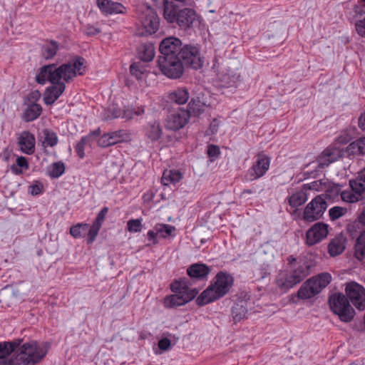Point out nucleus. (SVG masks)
Instances as JSON below:
<instances>
[{"mask_svg": "<svg viewBox=\"0 0 365 365\" xmlns=\"http://www.w3.org/2000/svg\"><path fill=\"white\" fill-rule=\"evenodd\" d=\"M85 59L77 56L73 60L63 63L58 67L51 63L42 66L36 76L38 83L45 84L49 81L53 85L46 88L43 93V101L52 105L66 89V83L73 81L77 76H82L86 71Z\"/></svg>", "mask_w": 365, "mask_h": 365, "instance_id": "f257e3e1", "label": "nucleus"}, {"mask_svg": "<svg viewBox=\"0 0 365 365\" xmlns=\"http://www.w3.org/2000/svg\"><path fill=\"white\" fill-rule=\"evenodd\" d=\"M48 346L44 343L31 341L24 343L17 348L16 356L10 360L0 361L8 365H35L47 354Z\"/></svg>", "mask_w": 365, "mask_h": 365, "instance_id": "f03ea898", "label": "nucleus"}, {"mask_svg": "<svg viewBox=\"0 0 365 365\" xmlns=\"http://www.w3.org/2000/svg\"><path fill=\"white\" fill-rule=\"evenodd\" d=\"M163 15L168 22H175L184 30L190 29L197 21V15L193 9L185 8L179 10L176 5L168 0L164 2Z\"/></svg>", "mask_w": 365, "mask_h": 365, "instance_id": "7ed1b4c3", "label": "nucleus"}, {"mask_svg": "<svg viewBox=\"0 0 365 365\" xmlns=\"http://www.w3.org/2000/svg\"><path fill=\"white\" fill-rule=\"evenodd\" d=\"M174 294L165 298L164 305L167 308H174L185 304L192 300L197 294L195 288H190L187 279H180L171 284Z\"/></svg>", "mask_w": 365, "mask_h": 365, "instance_id": "20e7f679", "label": "nucleus"}, {"mask_svg": "<svg viewBox=\"0 0 365 365\" xmlns=\"http://www.w3.org/2000/svg\"><path fill=\"white\" fill-rule=\"evenodd\" d=\"M329 273L323 272L307 279L299 289L297 297L300 299H309L318 294L331 282Z\"/></svg>", "mask_w": 365, "mask_h": 365, "instance_id": "39448f33", "label": "nucleus"}, {"mask_svg": "<svg viewBox=\"0 0 365 365\" xmlns=\"http://www.w3.org/2000/svg\"><path fill=\"white\" fill-rule=\"evenodd\" d=\"M331 310L339 316L344 322H351L354 317L355 311L349 304L348 298L342 293H335L329 298Z\"/></svg>", "mask_w": 365, "mask_h": 365, "instance_id": "423d86ee", "label": "nucleus"}, {"mask_svg": "<svg viewBox=\"0 0 365 365\" xmlns=\"http://www.w3.org/2000/svg\"><path fill=\"white\" fill-rule=\"evenodd\" d=\"M158 65L162 73L169 78L178 79L184 73V65L180 56H159Z\"/></svg>", "mask_w": 365, "mask_h": 365, "instance_id": "0eeeda50", "label": "nucleus"}, {"mask_svg": "<svg viewBox=\"0 0 365 365\" xmlns=\"http://www.w3.org/2000/svg\"><path fill=\"white\" fill-rule=\"evenodd\" d=\"M180 58L184 66L190 67L195 70L202 68L204 63V58L201 55L200 48L195 45L186 44L183 46Z\"/></svg>", "mask_w": 365, "mask_h": 365, "instance_id": "6e6552de", "label": "nucleus"}, {"mask_svg": "<svg viewBox=\"0 0 365 365\" xmlns=\"http://www.w3.org/2000/svg\"><path fill=\"white\" fill-rule=\"evenodd\" d=\"M327 207L325 199L318 195L309 202L304 208L303 212V220L307 222H314L323 215Z\"/></svg>", "mask_w": 365, "mask_h": 365, "instance_id": "1a4fd4ad", "label": "nucleus"}, {"mask_svg": "<svg viewBox=\"0 0 365 365\" xmlns=\"http://www.w3.org/2000/svg\"><path fill=\"white\" fill-rule=\"evenodd\" d=\"M190 117V111L185 108L180 107L173 108L169 110L165 126L169 130H178L188 123Z\"/></svg>", "mask_w": 365, "mask_h": 365, "instance_id": "9d476101", "label": "nucleus"}, {"mask_svg": "<svg viewBox=\"0 0 365 365\" xmlns=\"http://www.w3.org/2000/svg\"><path fill=\"white\" fill-rule=\"evenodd\" d=\"M270 159L264 155H259L256 161L245 176L246 181H253L265 175L269 170Z\"/></svg>", "mask_w": 365, "mask_h": 365, "instance_id": "9b49d317", "label": "nucleus"}, {"mask_svg": "<svg viewBox=\"0 0 365 365\" xmlns=\"http://www.w3.org/2000/svg\"><path fill=\"white\" fill-rule=\"evenodd\" d=\"M346 293L358 309H365V289L361 285L356 282H350L346 287Z\"/></svg>", "mask_w": 365, "mask_h": 365, "instance_id": "f8f14e48", "label": "nucleus"}, {"mask_svg": "<svg viewBox=\"0 0 365 365\" xmlns=\"http://www.w3.org/2000/svg\"><path fill=\"white\" fill-rule=\"evenodd\" d=\"M329 226L324 222L313 225L306 233V242L309 246L314 245L325 239L329 233Z\"/></svg>", "mask_w": 365, "mask_h": 365, "instance_id": "ddd939ff", "label": "nucleus"}, {"mask_svg": "<svg viewBox=\"0 0 365 365\" xmlns=\"http://www.w3.org/2000/svg\"><path fill=\"white\" fill-rule=\"evenodd\" d=\"M182 48V41L179 38L173 36L165 38L159 46L160 56H180Z\"/></svg>", "mask_w": 365, "mask_h": 365, "instance_id": "4468645a", "label": "nucleus"}, {"mask_svg": "<svg viewBox=\"0 0 365 365\" xmlns=\"http://www.w3.org/2000/svg\"><path fill=\"white\" fill-rule=\"evenodd\" d=\"M142 26L147 33L154 34L159 28L160 20L155 11L148 7L140 17Z\"/></svg>", "mask_w": 365, "mask_h": 365, "instance_id": "2eb2a0df", "label": "nucleus"}, {"mask_svg": "<svg viewBox=\"0 0 365 365\" xmlns=\"http://www.w3.org/2000/svg\"><path fill=\"white\" fill-rule=\"evenodd\" d=\"M215 281L213 285L217 292L219 294L217 296L222 297L231 289L233 285V277L231 274H227L223 272H220L215 277Z\"/></svg>", "mask_w": 365, "mask_h": 365, "instance_id": "dca6fc26", "label": "nucleus"}, {"mask_svg": "<svg viewBox=\"0 0 365 365\" xmlns=\"http://www.w3.org/2000/svg\"><path fill=\"white\" fill-rule=\"evenodd\" d=\"M18 145L21 151L27 155H31L35 151V138L29 131H24L19 134Z\"/></svg>", "mask_w": 365, "mask_h": 365, "instance_id": "f3484780", "label": "nucleus"}, {"mask_svg": "<svg viewBox=\"0 0 365 365\" xmlns=\"http://www.w3.org/2000/svg\"><path fill=\"white\" fill-rule=\"evenodd\" d=\"M340 156V152L336 148H328L325 149L317 158V169L327 167L330 163L336 161Z\"/></svg>", "mask_w": 365, "mask_h": 365, "instance_id": "a211bd4d", "label": "nucleus"}, {"mask_svg": "<svg viewBox=\"0 0 365 365\" xmlns=\"http://www.w3.org/2000/svg\"><path fill=\"white\" fill-rule=\"evenodd\" d=\"M277 287L287 292L297 284L295 279L292 278V274L288 269L280 271L276 278Z\"/></svg>", "mask_w": 365, "mask_h": 365, "instance_id": "6ab92c4d", "label": "nucleus"}, {"mask_svg": "<svg viewBox=\"0 0 365 365\" xmlns=\"http://www.w3.org/2000/svg\"><path fill=\"white\" fill-rule=\"evenodd\" d=\"M287 269L297 284H299L309 274V266L305 262L300 261L293 265H289Z\"/></svg>", "mask_w": 365, "mask_h": 365, "instance_id": "aec40b11", "label": "nucleus"}, {"mask_svg": "<svg viewBox=\"0 0 365 365\" xmlns=\"http://www.w3.org/2000/svg\"><path fill=\"white\" fill-rule=\"evenodd\" d=\"M97 4L103 12L109 14H123L125 10L121 4L110 0H97Z\"/></svg>", "mask_w": 365, "mask_h": 365, "instance_id": "412c9836", "label": "nucleus"}, {"mask_svg": "<svg viewBox=\"0 0 365 365\" xmlns=\"http://www.w3.org/2000/svg\"><path fill=\"white\" fill-rule=\"evenodd\" d=\"M210 268L204 264L196 263L190 266L187 269V273L192 279H203L207 277L210 273Z\"/></svg>", "mask_w": 365, "mask_h": 365, "instance_id": "4be33fe9", "label": "nucleus"}, {"mask_svg": "<svg viewBox=\"0 0 365 365\" xmlns=\"http://www.w3.org/2000/svg\"><path fill=\"white\" fill-rule=\"evenodd\" d=\"M217 294H219L212 284L202 292V294L197 298L196 302L199 306H203L220 298L221 297L217 296Z\"/></svg>", "mask_w": 365, "mask_h": 365, "instance_id": "5701e85b", "label": "nucleus"}, {"mask_svg": "<svg viewBox=\"0 0 365 365\" xmlns=\"http://www.w3.org/2000/svg\"><path fill=\"white\" fill-rule=\"evenodd\" d=\"M247 305L248 302L245 300H240L234 304L232 309V315L235 322L247 317L248 312Z\"/></svg>", "mask_w": 365, "mask_h": 365, "instance_id": "b1692460", "label": "nucleus"}, {"mask_svg": "<svg viewBox=\"0 0 365 365\" xmlns=\"http://www.w3.org/2000/svg\"><path fill=\"white\" fill-rule=\"evenodd\" d=\"M21 342L22 340L20 339H15L12 341L0 342V359H4L11 353L16 352L17 348L21 344ZM1 361H3V359Z\"/></svg>", "mask_w": 365, "mask_h": 365, "instance_id": "393cba45", "label": "nucleus"}, {"mask_svg": "<svg viewBox=\"0 0 365 365\" xmlns=\"http://www.w3.org/2000/svg\"><path fill=\"white\" fill-rule=\"evenodd\" d=\"M345 240L342 237H336L328 245V252L331 257L341 254L345 249Z\"/></svg>", "mask_w": 365, "mask_h": 365, "instance_id": "a878e982", "label": "nucleus"}, {"mask_svg": "<svg viewBox=\"0 0 365 365\" xmlns=\"http://www.w3.org/2000/svg\"><path fill=\"white\" fill-rule=\"evenodd\" d=\"M189 93L185 88H178L169 93L168 98L178 105L185 104L189 99Z\"/></svg>", "mask_w": 365, "mask_h": 365, "instance_id": "bb28decb", "label": "nucleus"}, {"mask_svg": "<svg viewBox=\"0 0 365 365\" xmlns=\"http://www.w3.org/2000/svg\"><path fill=\"white\" fill-rule=\"evenodd\" d=\"M240 75L235 70H228L225 73L220 76L222 86L224 87H231L240 81Z\"/></svg>", "mask_w": 365, "mask_h": 365, "instance_id": "cd10ccee", "label": "nucleus"}, {"mask_svg": "<svg viewBox=\"0 0 365 365\" xmlns=\"http://www.w3.org/2000/svg\"><path fill=\"white\" fill-rule=\"evenodd\" d=\"M42 107L41 105L33 103H31L25 110L23 118L26 122L36 120L41 113Z\"/></svg>", "mask_w": 365, "mask_h": 365, "instance_id": "c85d7f7f", "label": "nucleus"}, {"mask_svg": "<svg viewBox=\"0 0 365 365\" xmlns=\"http://www.w3.org/2000/svg\"><path fill=\"white\" fill-rule=\"evenodd\" d=\"M163 130L159 122L156 120L151 121L148 123L146 135L152 141H156L159 140L162 135Z\"/></svg>", "mask_w": 365, "mask_h": 365, "instance_id": "c756f323", "label": "nucleus"}, {"mask_svg": "<svg viewBox=\"0 0 365 365\" xmlns=\"http://www.w3.org/2000/svg\"><path fill=\"white\" fill-rule=\"evenodd\" d=\"M138 56L144 62L152 61L155 56V48L152 43H145L139 46Z\"/></svg>", "mask_w": 365, "mask_h": 365, "instance_id": "7c9ffc66", "label": "nucleus"}, {"mask_svg": "<svg viewBox=\"0 0 365 365\" xmlns=\"http://www.w3.org/2000/svg\"><path fill=\"white\" fill-rule=\"evenodd\" d=\"M205 103L202 101L200 96L192 98L188 104L190 115H200L204 111Z\"/></svg>", "mask_w": 365, "mask_h": 365, "instance_id": "2f4dec72", "label": "nucleus"}, {"mask_svg": "<svg viewBox=\"0 0 365 365\" xmlns=\"http://www.w3.org/2000/svg\"><path fill=\"white\" fill-rule=\"evenodd\" d=\"M182 179V174L180 171L175 170H165L161 178V182L164 185H168L170 183L178 182Z\"/></svg>", "mask_w": 365, "mask_h": 365, "instance_id": "473e14b6", "label": "nucleus"}, {"mask_svg": "<svg viewBox=\"0 0 365 365\" xmlns=\"http://www.w3.org/2000/svg\"><path fill=\"white\" fill-rule=\"evenodd\" d=\"M130 73L137 80H143L148 73L146 66L141 62H135L130 66Z\"/></svg>", "mask_w": 365, "mask_h": 365, "instance_id": "72a5a7b5", "label": "nucleus"}, {"mask_svg": "<svg viewBox=\"0 0 365 365\" xmlns=\"http://www.w3.org/2000/svg\"><path fill=\"white\" fill-rule=\"evenodd\" d=\"M58 48V43L52 40L43 46L42 56L45 59H51L56 56Z\"/></svg>", "mask_w": 365, "mask_h": 365, "instance_id": "f704fd0d", "label": "nucleus"}, {"mask_svg": "<svg viewBox=\"0 0 365 365\" xmlns=\"http://www.w3.org/2000/svg\"><path fill=\"white\" fill-rule=\"evenodd\" d=\"M350 187L356 192L365 191V168L359 173V175L349 181Z\"/></svg>", "mask_w": 365, "mask_h": 365, "instance_id": "c9c22d12", "label": "nucleus"}, {"mask_svg": "<svg viewBox=\"0 0 365 365\" xmlns=\"http://www.w3.org/2000/svg\"><path fill=\"white\" fill-rule=\"evenodd\" d=\"M307 200V193L304 190H299L293 193L289 198V204L292 207H297L303 205Z\"/></svg>", "mask_w": 365, "mask_h": 365, "instance_id": "e433bc0d", "label": "nucleus"}, {"mask_svg": "<svg viewBox=\"0 0 365 365\" xmlns=\"http://www.w3.org/2000/svg\"><path fill=\"white\" fill-rule=\"evenodd\" d=\"M355 256L359 260L365 257V231L361 232L355 245Z\"/></svg>", "mask_w": 365, "mask_h": 365, "instance_id": "4c0bfd02", "label": "nucleus"}, {"mask_svg": "<svg viewBox=\"0 0 365 365\" xmlns=\"http://www.w3.org/2000/svg\"><path fill=\"white\" fill-rule=\"evenodd\" d=\"M43 133V144L46 146L53 147L58 143L56 133L49 129H44Z\"/></svg>", "mask_w": 365, "mask_h": 365, "instance_id": "58836bf2", "label": "nucleus"}, {"mask_svg": "<svg viewBox=\"0 0 365 365\" xmlns=\"http://www.w3.org/2000/svg\"><path fill=\"white\" fill-rule=\"evenodd\" d=\"M363 192H356L351 187V190H344L341 192V198L344 202L354 203L358 202Z\"/></svg>", "mask_w": 365, "mask_h": 365, "instance_id": "ea45409f", "label": "nucleus"}, {"mask_svg": "<svg viewBox=\"0 0 365 365\" xmlns=\"http://www.w3.org/2000/svg\"><path fill=\"white\" fill-rule=\"evenodd\" d=\"M65 172V165L63 162L58 161L52 163L48 168V174L51 178H58Z\"/></svg>", "mask_w": 365, "mask_h": 365, "instance_id": "a19ab883", "label": "nucleus"}, {"mask_svg": "<svg viewBox=\"0 0 365 365\" xmlns=\"http://www.w3.org/2000/svg\"><path fill=\"white\" fill-rule=\"evenodd\" d=\"M88 228V224L78 223L70 228V234L75 238L82 237L86 235Z\"/></svg>", "mask_w": 365, "mask_h": 365, "instance_id": "79ce46f5", "label": "nucleus"}, {"mask_svg": "<svg viewBox=\"0 0 365 365\" xmlns=\"http://www.w3.org/2000/svg\"><path fill=\"white\" fill-rule=\"evenodd\" d=\"M111 143L113 145L124 141L129 138L130 133L126 130H118L113 132H109Z\"/></svg>", "mask_w": 365, "mask_h": 365, "instance_id": "37998d69", "label": "nucleus"}, {"mask_svg": "<svg viewBox=\"0 0 365 365\" xmlns=\"http://www.w3.org/2000/svg\"><path fill=\"white\" fill-rule=\"evenodd\" d=\"M154 230L161 237L166 238L171 235L172 232L175 230V227L169 225L157 224L155 226Z\"/></svg>", "mask_w": 365, "mask_h": 365, "instance_id": "c03bdc74", "label": "nucleus"}, {"mask_svg": "<svg viewBox=\"0 0 365 365\" xmlns=\"http://www.w3.org/2000/svg\"><path fill=\"white\" fill-rule=\"evenodd\" d=\"M348 210L346 207L334 206L329 210V215L332 221L336 220L346 215Z\"/></svg>", "mask_w": 365, "mask_h": 365, "instance_id": "a18cd8bd", "label": "nucleus"}, {"mask_svg": "<svg viewBox=\"0 0 365 365\" xmlns=\"http://www.w3.org/2000/svg\"><path fill=\"white\" fill-rule=\"evenodd\" d=\"M142 220L131 219L127 222V230L130 232H139L142 230Z\"/></svg>", "mask_w": 365, "mask_h": 365, "instance_id": "49530a36", "label": "nucleus"}, {"mask_svg": "<svg viewBox=\"0 0 365 365\" xmlns=\"http://www.w3.org/2000/svg\"><path fill=\"white\" fill-rule=\"evenodd\" d=\"M101 227L93 223L90 228H88L87 235H88V244H91L95 240L96 236L98 234Z\"/></svg>", "mask_w": 365, "mask_h": 365, "instance_id": "de8ad7c7", "label": "nucleus"}, {"mask_svg": "<svg viewBox=\"0 0 365 365\" xmlns=\"http://www.w3.org/2000/svg\"><path fill=\"white\" fill-rule=\"evenodd\" d=\"M101 130L100 128H97L93 131H91L86 136L83 137L81 139L83 142H85L88 145H91V143L96 140V139L101 135Z\"/></svg>", "mask_w": 365, "mask_h": 365, "instance_id": "09e8293b", "label": "nucleus"}, {"mask_svg": "<svg viewBox=\"0 0 365 365\" xmlns=\"http://www.w3.org/2000/svg\"><path fill=\"white\" fill-rule=\"evenodd\" d=\"M111 142L112 141L109 133H104L98 140V145L102 148H107L113 145Z\"/></svg>", "mask_w": 365, "mask_h": 365, "instance_id": "8fccbe9b", "label": "nucleus"}, {"mask_svg": "<svg viewBox=\"0 0 365 365\" xmlns=\"http://www.w3.org/2000/svg\"><path fill=\"white\" fill-rule=\"evenodd\" d=\"M351 145L353 146V148L357 149L359 153L362 155L365 154V137L360 138L354 142Z\"/></svg>", "mask_w": 365, "mask_h": 365, "instance_id": "3c124183", "label": "nucleus"}, {"mask_svg": "<svg viewBox=\"0 0 365 365\" xmlns=\"http://www.w3.org/2000/svg\"><path fill=\"white\" fill-rule=\"evenodd\" d=\"M108 212V208L107 207H103L102 210L98 212L96 220L93 223L101 227Z\"/></svg>", "mask_w": 365, "mask_h": 365, "instance_id": "603ef678", "label": "nucleus"}, {"mask_svg": "<svg viewBox=\"0 0 365 365\" xmlns=\"http://www.w3.org/2000/svg\"><path fill=\"white\" fill-rule=\"evenodd\" d=\"M101 32V29L91 24H87L84 28V34L87 36H95Z\"/></svg>", "mask_w": 365, "mask_h": 365, "instance_id": "864d4df0", "label": "nucleus"}, {"mask_svg": "<svg viewBox=\"0 0 365 365\" xmlns=\"http://www.w3.org/2000/svg\"><path fill=\"white\" fill-rule=\"evenodd\" d=\"M86 145L87 144L82 139L76 144V152L80 158H83L85 156L84 149Z\"/></svg>", "mask_w": 365, "mask_h": 365, "instance_id": "5fc2aeb1", "label": "nucleus"}, {"mask_svg": "<svg viewBox=\"0 0 365 365\" xmlns=\"http://www.w3.org/2000/svg\"><path fill=\"white\" fill-rule=\"evenodd\" d=\"M356 30L359 36L365 37V19L356 23Z\"/></svg>", "mask_w": 365, "mask_h": 365, "instance_id": "6e6d98bb", "label": "nucleus"}, {"mask_svg": "<svg viewBox=\"0 0 365 365\" xmlns=\"http://www.w3.org/2000/svg\"><path fill=\"white\" fill-rule=\"evenodd\" d=\"M171 345V341L168 338H163L158 341V347L162 351L168 350Z\"/></svg>", "mask_w": 365, "mask_h": 365, "instance_id": "4d7b16f0", "label": "nucleus"}, {"mask_svg": "<svg viewBox=\"0 0 365 365\" xmlns=\"http://www.w3.org/2000/svg\"><path fill=\"white\" fill-rule=\"evenodd\" d=\"M220 148L215 145H210L207 149V155L210 158L217 157L220 154Z\"/></svg>", "mask_w": 365, "mask_h": 365, "instance_id": "13d9d810", "label": "nucleus"}, {"mask_svg": "<svg viewBox=\"0 0 365 365\" xmlns=\"http://www.w3.org/2000/svg\"><path fill=\"white\" fill-rule=\"evenodd\" d=\"M268 274V270L267 267H262L260 269H256L255 276L257 279H263Z\"/></svg>", "mask_w": 365, "mask_h": 365, "instance_id": "bf43d9fd", "label": "nucleus"}, {"mask_svg": "<svg viewBox=\"0 0 365 365\" xmlns=\"http://www.w3.org/2000/svg\"><path fill=\"white\" fill-rule=\"evenodd\" d=\"M42 187H43V186L41 184L31 185L29 187L30 192L33 195H37L41 192Z\"/></svg>", "mask_w": 365, "mask_h": 365, "instance_id": "052dcab7", "label": "nucleus"}, {"mask_svg": "<svg viewBox=\"0 0 365 365\" xmlns=\"http://www.w3.org/2000/svg\"><path fill=\"white\" fill-rule=\"evenodd\" d=\"M41 97V93L38 91H32L29 93L28 96V100L31 101V103H36Z\"/></svg>", "mask_w": 365, "mask_h": 365, "instance_id": "680f3d73", "label": "nucleus"}, {"mask_svg": "<svg viewBox=\"0 0 365 365\" xmlns=\"http://www.w3.org/2000/svg\"><path fill=\"white\" fill-rule=\"evenodd\" d=\"M16 162L17 165L20 168H25V169H27L29 168V164L26 161V158H24L23 156L18 157Z\"/></svg>", "mask_w": 365, "mask_h": 365, "instance_id": "e2e57ef3", "label": "nucleus"}, {"mask_svg": "<svg viewBox=\"0 0 365 365\" xmlns=\"http://www.w3.org/2000/svg\"><path fill=\"white\" fill-rule=\"evenodd\" d=\"M108 112L111 113V115L110 116L109 115H105L103 117L104 120H108L110 118H117L120 116V111L118 110L115 108H113V109L110 108Z\"/></svg>", "mask_w": 365, "mask_h": 365, "instance_id": "0e129e2a", "label": "nucleus"}, {"mask_svg": "<svg viewBox=\"0 0 365 365\" xmlns=\"http://www.w3.org/2000/svg\"><path fill=\"white\" fill-rule=\"evenodd\" d=\"M220 123L217 119H213L210 125V134H215L219 128Z\"/></svg>", "mask_w": 365, "mask_h": 365, "instance_id": "69168bd1", "label": "nucleus"}, {"mask_svg": "<svg viewBox=\"0 0 365 365\" xmlns=\"http://www.w3.org/2000/svg\"><path fill=\"white\" fill-rule=\"evenodd\" d=\"M321 185V182L320 181H314L309 184H307V185H304V188H307L309 190H318L319 189V185Z\"/></svg>", "mask_w": 365, "mask_h": 365, "instance_id": "338daca9", "label": "nucleus"}, {"mask_svg": "<svg viewBox=\"0 0 365 365\" xmlns=\"http://www.w3.org/2000/svg\"><path fill=\"white\" fill-rule=\"evenodd\" d=\"M359 126L361 129L365 130V111L359 118Z\"/></svg>", "mask_w": 365, "mask_h": 365, "instance_id": "774afa93", "label": "nucleus"}]
</instances>
